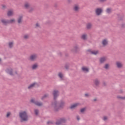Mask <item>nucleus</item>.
Instances as JSON below:
<instances>
[{"instance_id":"nucleus-1","label":"nucleus","mask_w":125,"mask_h":125,"mask_svg":"<svg viewBox=\"0 0 125 125\" xmlns=\"http://www.w3.org/2000/svg\"><path fill=\"white\" fill-rule=\"evenodd\" d=\"M53 100L51 103V106L53 108L54 112L58 113L61 109H64L65 106V101L61 100L60 101L57 100L58 96H59V91L58 90H54L53 91Z\"/></svg>"},{"instance_id":"nucleus-2","label":"nucleus","mask_w":125,"mask_h":125,"mask_svg":"<svg viewBox=\"0 0 125 125\" xmlns=\"http://www.w3.org/2000/svg\"><path fill=\"white\" fill-rule=\"evenodd\" d=\"M19 116L20 118L21 123H24V122H28V121L29 120L28 113H27V112L26 111L20 112Z\"/></svg>"},{"instance_id":"nucleus-3","label":"nucleus","mask_w":125,"mask_h":125,"mask_svg":"<svg viewBox=\"0 0 125 125\" xmlns=\"http://www.w3.org/2000/svg\"><path fill=\"white\" fill-rule=\"evenodd\" d=\"M67 120L65 118H60V120L56 122V125H62V124H66Z\"/></svg>"},{"instance_id":"nucleus-4","label":"nucleus","mask_w":125,"mask_h":125,"mask_svg":"<svg viewBox=\"0 0 125 125\" xmlns=\"http://www.w3.org/2000/svg\"><path fill=\"white\" fill-rule=\"evenodd\" d=\"M31 103H33L36 105V106H38L39 107H41V106H42V103L38 102V101H35L33 99H32L30 100Z\"/></svg>"},{"instance_id":"nucleus-5","label":"nucleus","mask_w":125,"mask_h":125,"mask_svg":"<svg viewBox=\"0 0 125 125\" xmlns=\"http://www.w3.org/2000/svg\"><path fill=\"white\" fill-rule=\"evenodd\" d=\"M72 51L74 52V53H78V52L80 51V47L79 46V45L76 44L74 46L73 49H72Z\"/></svg>"},{"instance_id":"nucleus-6","label":"nucleus","mask_w":125,"mask_h":125,"mask_svg":"<svg viewBox=\"0 0 125 125\" xmlns=\"http://www.w3.org/2000/svg\"><path fill=\"white\" fill-rule=\"evenodd\" d=\"M5 72L6 73H7V74H8L9 75H10V76H14L13 69H12V68H7L5 70Z\"/></svg>"},{"instance_id":"nucleus-7","label":"nucleus","mask_w":125,"mask_h":125,"mask_svg":"<svg viewBox=\"0 0 125 125\" xmlns=\"http://www.w3.org/2000/svg\"><path fill=\"white\" fill-rule=\"evenodd\" d=\"M103 10L101 8H98L96 10V13L97 15H100L102 13Z\"/></svg>"},{"instance_id":"nucleus-8","label":"nucleus","mask_w":125,"mask_h":125,"mask_svg":"<svg viewBox=\"0 0 125 125\" xmlns=\"http://www.w3.org/2000/svg\"><path fill=\"white\" fill-rule=\"evenodd\" d=\"M37 57H38V56H37L36 54L32 55L30 57L29 60H30V61H35V60H36V59H37Z\"/></svg>"},{"instance_id":"nucleus-9","label":"nucleus","mask_w":125,"mask_h":125,"mask_svg":"<svg viewBox=\"0 0 125 125\" xmlns=\"http://www.w3.org/2000/svg\"><path fill=\"white\" fill-rule=\"evenodd\" d=\"M87 52H89L90 54H93V55H97L99 52L98 51H91L90 49L87 50Z\"/></svg>"},{"instance_id":"nucleus-10","label":"nucleus","mask_w":125,"mask_h":125,"mask_svg":"<svg viewBox=\"0 0 125 125\" xmlns=\"http://www.w3.org/2000/svg\"><path fill=\"white\" fill-rule=\"evenodd\" d=\"M116 66L117 68H118V69H121V68H123V63L120 62H117Z\"/></svg>"},{"instance_id":"nucleus-11","label":"nucleus","mask_w":125,"mask_h":125,"mask_svg":"<svg viewBox=\"0 0 125 125\" xmlns=\"http://www.w3.org/2000/svg\"><path fill=\"white\" fill-rule=\"evenodd\" d=\"M117 16H118V20H119V21H122L124 17H125L124 14H122V15H121L120 14H118Z\"/></svg>"},{"instance_id":"nucleus-12","label":"nucleus","mask_w":125,"mask_h":125,"mask_svg":"<svg viewBox=\"0 0 125 125\" xmlns=\"http://www.w3.org/2000/svg\"><path fill=\"white\" fill-rule=\"evenodd\" d=\"M78 105H79V103H76L73 104H72L70 106V109H71V110H73V109H75V108H77Z\"/></svg>"},{"instance_id":"nucleus-13","label":"nucleus","mask_w":125,"mask_h":125,"mask_svg":"<svg viewBox=\"0 0 125 125\" xmlns=\"http://www.w3.org/2000/svg\"><path fill=\"white\" fill-rule=\"evenodd\" d=\"M23 19V15H20L19 16L18 19V23L19 24H21L22 23V20Z\"/></svg>"},{"instance_id":"nucleus-14","label":"nucleus","mask_w":125,"mask_h":125,"mask_svg":"<svg viewBox=\"0 0 125 125\" xmlns=\"http://www.w3.org/2000/svg\"><path fill=\"white\" fill-rule=\"evenodd\" d=\"M106 61V58L105 57H102L100 59V63L101 64H103Z\"/></svg>"},{"instance_id":"nucleus-15","label":"nucleus","mask_w":125,"mask_h":125,"mask_svg":"<svg viewBox=\"0 0 125 125\" xmlns=\"http://www.w3.org/2000/svg\"><path fill=\"white\" fill-rule=\"evenodd\" d=\"M1 22L3 25L7 26V24H8V20H7L6 21H5V20H1Z\"/></svg>"},{"instance_id":"nucleus-16","label":"nucleus","mask_w":125,"mask_h":125,"mask_svg":"<svg viewBox=\"0 0 125 125\" xmlns=\"http://www.w3.org/2000/svg\"><path fill=\"white\" fill-rule=\"evenodd\" d=\"M82 69L83 72H87V73H88V72H89V68L86 67H83Z\"/></svg>"},{"instance_id":"nucleus-17","label":"nucleus","mask_w":125,"mask_h":125,"mask_svg":"<svg viewBox=\"0 0 125 125\" xmlns=\"http://www.w3.org/2000/svg\"><path fill=\"white\" fill-rule=\"evenodd\" d=\"M99 83H100V82L98 79H96L94 81L95 85L96 86H98V85H99Z\"/></svg>"},{"instance_id":"nucleus-18","label":"nucleus","mask_w":125,"mask_h":125,"mask_svg":"<svg viewBox=\"0 0 125 125\" xmlns=\"http://www.w3.org/2000/svg\"><path fill=\"white\" fill-rule=\"evenodd\" d=\"M36 84H37V83L34 82L33 83H32L31 84H30L28 87V88L29 89H30V88H32V87H34V86H35V85H36Z\"/></svg>"},{"instance_id":"nucleus-19","label":"nucleus","mask_w":125,"mask_h":125,"mask_svg":"<svg viewBox=\"0 0 125 125\" xmlns=\"http://www.w3.org/2000/svg\"><path fill=\"white\" fill-rule=\"evenodd\" d=\"M106 13H108V14H110V13H112V9L111 8H108L106 10Z\"/></svg>"},{"instance_id":"nucleus-20","label":"nucleus","mask_w":125,"mask_h":125,"mask_svg":"<svg viewBox=\"0 0 125 125\" xmlns=\"http://www.w3.org/2000/svg\"><path fill=\"white\" fill-rule=\"evenodd\" d=\"M15 22V19H13L10 20H8V24H13V23H14Z\"/></svg>"},{"instance_id":"nucleus-21","label":"nucleus","mask_w":125,"mask_h":125,"mask_svg":"<svg viewBox=\"0 0 125 125\" xmlns=\"http://www.w3.org/2000/svg\"><path fill=\"white\" fill-rule=\"evenodd\" d=\"M38 67V63H35L32 65V70H36V69H37Z\"/></svg>"},{"instance_id":"nucleus-22","label":"nucleus","mask_w":125,"mask_h":125,"mask_svg":"<svg viewBox=\"0 0 125 125\" xmlns=\"http://www.w3.org/2000/svg\"><path fill=\"white\" fill-rule=\"evenodd\" d=\"M48 96H49L48 94H44V95L41 98V99H42V100H44V99H46V98H47V97H48Z\"/></svg>"},{"instance_id":"nucleus-23","label":"nucleus","mask_w":125,"mask_h":125,"mask_svg":"<svg viewBox=\"0 0 125 125\" xmlns=\"http://www.w3.org/2000/svg\"><path fill=\"white\" fill-rule=\"evenodd\" d=\"M102 43L104 45H107V44H108V42L107 41V40L104 39L102 42Z\"/></svg>"},{"instance_id":"nucleus-24","label":"nucleus","mask_w":125,"mask_h":125,"mask_svg":"<svg viewBox=\"0 0 125 125\" xmlns=\"http://www.w3.org/2000/svg\"><path fill=\"white\" fill-rule=\"evenodd\" d=\"M64 68H65V70L68 71V70H69V68H70V64L66 63L65 64Z\"/></svg>"},{"instance_id":"nucleus-25","label":"nucleus","mask_w":125,"mask_h":125,"mask_svg":"<svg viewBox=\"0 0 125 125\" xmlns=\"http://www.w3.org/2000/svg\"><path fill=\"white\" fill-rule=\"evenodd\" d=\"M13 15V12L11 10H9L8 11L7 16H12Z\"/></svg>"},{"instance_id":"nucleus-26","label":"nucleus","mask_w":125,"mask_h":125,"mask_svg":"<svg viewBox=\"0 0 125 125\" xmlns=\"http://www.w3.org/2000/svg\"><path fill=\"white\" fill-rule=\"evenodd\" d=\"M85 110H86V107L82 108L80 109V112L82 114H83V113H84V112H85Z\"/></svg>"},{"instance_id":"nucleus-27","label":"nucleus","mask_w":125,"mask_h":125,"mask_svg":"<svg viewBox=\"0 0 125 125\" xmlns=\"http://www.w3.org/2000/svg\"><path fill=\"white\" fill-rule=\"evenodd\" d=\"M109 67H110V65H109V63L105 64L104 65V68L105 70H108V69H109Z\"/></svg>"},{"instance_id":"nucleus-28","label":"nucleus","mask_w":125,"mask_h":125,"mask_svg":"<svg viewBox=\"0 0 125 125\" xmlns=\"http://www.w3.org/2000/svg\"><path fill=\"white\" fill-rule=\"evenodd\" d=\"M91 28V23H88V24H87V25H86V28L88 30H89V29H90Z\"/></svg>"},{"instance_id":"nucleus-29","label":"nucleus","mask_w":125,"mask_h":125,"mask_svg":"<svg viewBox=\"0 0 125 125\" xmlns=\"http://www.w3.org/2000/svg\"><path fill=\"white\" fill-rule=\"evenodd\" d=\"M9 47L10 48H12V47H13V42H10L9 43Z\"/></svg>"},{"instance_id":"nucleus-30","label":"nucleus","mask_w":125,"mask_h":125,"mask_svg":"<svg viewBox=\"0 0 125 125\" xmlns=\"http://www.w3.org/2000/svg\"><path fill=\"white\" fill-rule=\"evenodd\" d=\"M74 10L75 11H79V6H78L77 5L75 6L74 7Z\"/></svg>"},{"instance_id":"nucleus-31","label":"nucleus","mask_w":125,"mask_h":125,"mask_svg":"<svg viewBox=\"0 0 125 125\" xmlns=\"http://www.w3.org/2000/svg\"><path fill=\"white\" fill-rule=\"evenodd\" d=\"M29 6H30L29 5V4L28 3H26L24 4V7L26 9H28V8H29Z\"/></svg>"},{"instance_id":"nucleus-32","label":"nucleus","mask_w":125,"mask_h":125,"mask_svg":"<svg viewBox=\"0 0 125 125\" xmlns=\"http://www.w3.org/2000/svg\"><path fill=\"white\" fill-rule=\"evenodd\" d=\"M58 76L60 79H63V74L62 73H59Z\"/></svg>"},{"instance_id":"nucleus-33","label":"nucleus","mask_w":125,"mask_h":125,"mask_svg":"<svg viewBox=\"0 0 125 125\" xmlns=\"http://www.w3.org/2000/svg\"><path fill=\"white\" fill-rule=\"evenodd\" d=\"M117 98H118L119 99H122V100H125V97L118 96Z\"/></svg>"},{"instance_id":"nucleus-34","label":"nucleus","mask_w":125,"mask_h":125,"mask_svg":"<svg viewBox=\"0 0 125 125\" xmlns=\"http://www.w3.org/2000/svg\"><path fill=\"white\" fill-rule=\"evenodd\" d=\"M82 38L83 39V40H86V35L83 34V35H82Z\"/></svg>"},{"instance_id":"nucleus-35","label":"nucleus","mask_w":125,"mask_h":125,"mask_svg":"<svg viewBox=\"0 0 125 125\" xmlns=\"http://www.w3.org/2000/svg\"><path fill=\"white\" fill-rule=\"evenodd\" d=\"M34 112L35 115L38 116V115H39V109H35Z\"/></svg>"},{"instance_id":"nucleus-36","label":"nucleus","mask_w":125,"mask_h":125,"mask_svg":"<svg viewBox=\"0 0 125 125\" xmlns=\"http://www.w3.org/2000/svg\"><path fill=\"white\" fill-rule=\"evenodd\" d=\"M1 6H2V10H4V9H5V8H6V6L4 4H2Z\"/></svg>"},{"instance_id":"nucleus-37","label":"nucleus","mask_w":125,"mask_h":125,"mask_svg":"<svg viewBox=\"0 0 125 125\" xmlns=\"http://www.w3.org/2000/svg\"><path fill=\"white\" fill-rule=\"evenodd\" d=\"M99 2H101L102 3H103L104 2H105V1H107V0H98Z\"/></svg>"},{"instance_id":"nucleus-38","label":"nucleus","mask_w":125,"mask_h":125,"mask_svg":"<svg viewBox=\"0 0 125 125\" xmlns=\"http://www.w3.org/2000/svg\"><path fill=\"white\" fill-rule=\"evenodd\" d=\"M10 115H11V113L7 112L6 116V118H9V117H10Z\"/></svg>"},{"instance_id":"nucleus-39","label":"nucleus","mask_w":125,"mask_h":125,"mask_svg":"<svg viewBox=\"0 0 125 125\" xmlns=\"http://www.w3.org/2000/svg\"><path fill=\"white\" fill-rule=\"evenodd\" d=\"M33 11H34V8H31L29 10L28 12L31 13V12H33Z\"/></svg>"},{"instance_id":"nucleus-40","label":"nucleus","mask_w":125,"mask_h":125,"mask_svg":"<svg viewBox=\"0 0 125 125\" xmlns=\"http://www.w3.org/2000/svg\"><path fill=\"white\" fill-rule=\"evenodd\" d=\"M23 38L25 40H27V39H29V36L28 35H24Z\"/></svg>"},{"instance_id":"nucleus-41","label":"nucleus","mask_w":125,"mask_h":125,"mask_svg":"<svg viewBox=\"0 0 125 125\" xmlns=\"http://www.w3.org/2000/svg\"><path fill=\"white\" fill-rule=\"evenodd\" d=\"M52 124H53V123H52V122H51V121H48L47 122V125H52Z\"/></svg>"},{"instance_id":"nucleus-42","label":"nucleus","mask_w":125,"mask_h":125,"mask_svg":"<svg viewBox=\"0 0 125 125\" xmlns=\"http://www.w3.org/2000/svg\"><path fill=\"white\" fill-rule=\"evenodd\" d=\"M103 120L104 121H107V120H108V117H107L106 116H104V117Z\"/></svg>"},{"instance_id":"nucleus-43","label":"nucleus","mask_w":125,"mask_h":125,"mask_svg":"<svg viewBox=\"0 0 125 125\" xmlns=\"http://www.w3.org/2000/svg\"><path fill=\"white\" fill-rule=\"evenodd\" d=\"M76 118H77V121H80V120H81V118H80V116H78V115H77V116H76Z\"/></svg>"},{"instance_id":"nucleus-44","label":"nucleus","mask_w":125,"mask_h":125,"mask_svg":"<svg viewBox=\"0 0 125 125\" xmlns=\"http://www.w3.org/2000/svg\"><path fill=\"white\" fill-rule=\"evenodd\" d=\"M122 28H125V23H123L121 25Z\"/></svg>"},{"instance_id":"nucleus-45","label":"nucleus","mask_w":125,"mask_h":125,"mask_svg":"<svg viewBox=\"0 0 125 125\" xmlns=\"http://www.w3.org/2000/svg\"><path fill=\"white\" fill-rule=\"evenodd\" d=\"M103 85H104V86H106L107 85V84L106 83L104 82L103 83Z\"/></svg>"},{"instance_id":"nucleus-46","label":"nucleus","mask_w":125,"mask_h":125,"mask_svg":"<svg viewBox=\"0 0 125 125\" xmlns=\"http://www.w3.org/2000/svg\"><path fill=\"white\" fill-rule=\"evenodd\" d=\"M84 96H85V97H88L89 95H88V94H85Z\"/></svg>"},{"instance_id":"nucleus-47","label":"nucleus","mask_w":125,"mask_h":125,"mask_svg":"<svg viewBox=\"0 0 125 125\" xmlns=\"http://www.w3.org/2000/svg\"><path fill=\"white\" fill-rule=\"evenodd\" d=\"M36 27H40V25L38 23H36Z\"/></svg>"},{"instance_id":"nucleus-48","label":"nucleus","mask_w":125,"mask_h":125,"mask_svg":"<svg viewBox=\"0 0 125 125\" xmlns=\"http://www.w3.org/2000/svg\"><path fill=\"white\" fill-rule=\"evenodd\" d=\"M59 55H60V56H62V53L61 52L59 53Z\"/></svg>"},{"instance_id":"nucleus-49","label":"nucleus","mask_w":125,"mask_h":125,"mask_svg":"<svg viewBox=\"0 0 125 125\" xmlns=\"http://www.w3.org/2000/svg\"><path fill=\"white\" fill-rule=\"evenodd\" d=\"M15 73L16 74V75H18V73L17 72V71H16L15 72Z\"/></svg>"},{"instance_id":"nucleus-50","label":"nucleus","mask_w":125,"mask_h":125,"mask_svg":"<svg viewBox=\"0 0 125 125\" xmlns=\"http://www.w3.org/2000/svg\"><path fill=\"white\" fill-rule=\"evenodd\" d=\"M93 101H94V102L97 101V99H94Z\"/></svg>"},{"instance_id":"nucleus-51","label":"nucleus","mask_w":125,"mask_h":125,"mask_svg":"<svg viewBox=\"0 0 125 125\" xmlns=\"http://www.w3.org/2000/svg\"><path fill=\"white\" fill-rule=\"evenodd\" d=\"M54 6L55 7H57V4H55Z\"/></svg>"},{"instance_id":"nucleus-52","label":"nucleus","mask_w":125,"mask_h":125,"mask_svg":"<svg viewBox=\"0 0 125 125\" xmlns=\"http://www.w3.org/2000/svg\"><path fill=\"white\" fill-rule=\"evenodd\" d=\"M68 2H69V3H70L71 2V0H68Z\"/></svg>"},{"instance_id":"nucleus-53","label":"nucleus","mask_w":125,"mask_h":125,"mask_svg":"<svg viewBox=\"0 0 125 125\" xmlns=\"http://www.w3.org/2000/svg\"><path fill=\"white\" fill-rule=\"evenodd\" d=\"M65 56H68V54H65Z\"/></svg>"},{"instance_id":"nucleus-54","label":"nucleus","mask_w":125,"mask_h":125,"mask_svg":"<svg viewBox=\"0 0 125 125\" xmlns=\"http://www.w3.org/2000/svg\"><path fill=\"white\" fill-rule=\"evenodd\" d=\"M1 61V60L0 59V62Z\"/></svg>"}]
</instances>
